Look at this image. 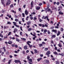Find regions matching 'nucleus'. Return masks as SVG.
<instances>
[{
  "mask_svg": "<svg viewBox=\"0 0 64 64\" xmlns=\"http://www.w3.org/2000/svg\"><path fill=\"white\" fill-rule=\"evenodd\" d=\"M10 6L11 8H12V7H13V5L12 4Z\"/></svg>",
  "mask_w": 64,
  "mask_h": 64,
  "instance_id": "79ce46f5",
  "label": "nucleus"
},
{
  "mask_svg": "<svg viewBox=\"0 0 64 64\" xmlns=\"http://www.w3.org/2000/svg\"><path fill=\"white\" fill-rule=\"evenodd\" d=\"M24 20V18H22V21H23V22H24V21H25Z\"/></svg>",
  "mask_w": 64,
  "mask_h": 64,
  "instance_id": "680f3d73",
  "label": "nucleus"
},
{
  "mask_svg": "<svg viewBox=\"0 0 64 64\" xmlns=\"http://www.w3.org/2000/svg\"><path fill=\"white\" fill-rule=\"evenodd\" d=\"M50 9L49 8H47L46 9H45V11L46 12V13H47V12H49L50 11Z\"/></svg>",
  "mask_w": 64,
  "mask_h": 64,
  "instance_id": "f257e3e1",
  "label": "nucleus"
},
{
  "mask_svg": "<svg viewBox=\"0 0 64 64\" xmlns=\"http://www.w3.org/2000/svg\"><path fill=\"white\" fill-rule=\"evenodd\" d=\"M33 20H37V18H36V17L35 16L34 17Z\"/></svg>",
  "mask_w": 64,
  "mask_h": 64,
  "instance_id": "4be33fe9",
  "label": "nucleus"
},
{
  "mask_svg": "<svg viewBox=\"0 0 64 64\" xmlns=\"http://www.w3.org/2000/svg\"><path fill=\"white\" fill-rule=\"evenodd\" d=\"M28 45L30 48H31V47H32V45H30H30Z\"/></svg>",
  "mask_w": 64,
  "mask_h": 64,
  "instance_id": "3c124183",
  "label": "nucleus"
},
{
  "mask_svg": "<svg viewBox=\"0 0 64 64\" xmlns=\"http://www.w3.org/2000/svg\"><path fill=\"white\" fill-rule=\"evenodd\" d=\"M58 45L60 47H62V45L60 44H60H58Z\"/></svg>",
  "mask_w": 64,
  "mask_h": 64,
  "instance_id": "b1692460",
  "label": "nucleus"
},
{
  "mask_svg": "<svg viewBox=\"0 0 64 64\" xmlns=\"http://www.w3.org/2000/svg\"><path fill=\"white\" fill-rule=\"evenodd\" d=\"M21 10V8H19L18 9V11H20Z\"/></svg>",
  "mask_w": 64,
  "mask_h": 64,
  "instance_id": "6e6d98bb",
  "label": "nucleus"
},
{
  "mask_svg": "<svg viewBox=\"0 0 64 64\" xmlns=\"http://www.w3.org/2000/svg\"><path fill=\"white\" fill-rule=\"evenodd\" d=\"M8 44H11L12 43V41H11L10 40L8 41Z\"/></svg>",
  "mask_w": 64,
  "mask_h": 64,
  "instance_id": "6e6552de",
  "label": "nucleus"
},
{
  "mask_svg": "<svg viewBox=\"0 0 64 64\" xmlns=\"http://www.w3.org/2000/svg\"><path fill=\"white\" fill-rule=\"evenodd\" d=\"M0 37H2V38L3 37V35H2V34H0Z\"/></svg>",
  "mask_w": 64,
  "mask_h": 64,
  "instance_id": "ea45409f",
  "label": "nucleus"
},
{
  "mask_svg": "<svg viewBox=\"0 0 64 64\" xmlns=\"http://www.w3.org/2000/svg\"><path fill=\"white\" fill-rule=\"evenodd\" d=\"M42 5V3H40L39 4V6H41Z\"/></svg>",
  "mask_w": 64,
  "mask_h": 64,
  "instance_id": "bf43d9fd",
  "label": "nucleus"
},
{
  "mask_svg": "<svg viewBox=\"0 0 64 64\" xmlns=\"http://www.w3.org/2000/svg\"><path fill=\"white\" fill-rule=\"evenodd\" d=\"M48 34H50L51 33L50 32V31L49 30H48Z\"/></svg>",
  "mask_w": 64,
  "mask_h": 64,
  "instance_id": "a19ab883",
  "label": "nucleus"
},
{
  "mask_svg": "<svg viewBox=\"0 0 64 64\" xmlns=\"http://www.w3.org/2000/svg\"><path fill=\"white\" fill-rule=\"evenodd\" d=\"M47 30L46 29H45L44 31V34H46V33L47 32Z\"/></svg>",
  "mask_w": 64,
  "mask_h": 64,
  "instance_id": "9b49d317",
  "label": "nucleus"
},
{
  "mask_svg": "<svg viewBox=\"0 0 64 64\" xmlns=\"http://www.w3.org/2000/svg\"><path fill=\"white\" fill-rule=\"evenodd\" d=\"M48 24H45L44 25L45 26V27H48Z\"/></svg>",
  "mask_w": 64,
  "mask_h": 64,
  "instance_id": "cd10ccee",
  "label": "nucleus"
},
{
  "mask_svg": "<svg viewBox=\"0 0 64 64\" xmlns=\"http://www.w3.org/2000/svg\"><path fill=\"white\" fill-rule=\"evenodd\" d=\"M31 5H33V2L32 1L31 2Z\"/></svg>",
  "mask_w": 64,
  "mask_h": 64,
  "instance_id": "69168bd1",
  "label": "nucleus"
},
{
  "mask_svg": "<svg viewBox=\"0 0 64 64\" xmlns=\"http://www.w3.org/2000/svg\"><path fill=\"white\" fill-rule=\"evenodd\" d=\"M37 38V36H35L34 37H33L32 39L33 40H35V38Z\"/></svg>",
  "mask_w": 64,
  "mask_h": 64,
  "instance_id": "473e14b6",
  "label": "nucleus"
},
{
  "mask_svg": "<svg viewBox=\"0 0 64 64\" xmlns=\"http://www.w3.org/2000/svg\"><path fill=\"white\" fill-rule=\"evenodd\" d=\"M34 53H35L36 54L37 53H38V52L37 51V50L36 49L34 50Z\"/></svg>",
  "mask_w": 64,
  "mask_h": 64,
  "instance_id": "9d476101",
  "label": "nucleus"
},
{
  "mask_svg": "<svg viewBox=\"0 0 64 64\" xmlns=\"http://www.w3.org/2000/svg\"><path fill=\"white\" fill-rule=\"evenodd\" d=\"M11 12H12L13 13H15V14H16V12L14 11L13 10H11Z\"/></svg>",
  "mask_w": 64,
  "mask_h": 64,
  "instance_id": "f3484780",
  "label": "nucleus"
},
{
  "mask_svg": "<svg viewBox=\"0 0 64 64\" xmlns=\"http://www.w3.org/2000/svg\"><path fill=\"white\" fill-rule=\"evenodd\" d=\"M22 39L23 40V41H26V39L24 38H22Z\"/></svg>",
  "mask_w": 64,
  "mask_h": 64,
  "instance_id": "e433bc0d",
  "label": "nucleus"
},
{
  "mask_svg": "<svg viewBox=\"0 0 64 64\" xmlns=\"http://www.w3.org/2000/svg\"><path fill=\"white\" fill-rule=\"evenodd\" d=\"M60 33L61 32H60L58 31V34H57V36H59V35L60 34Z\"/></svg>",
  "mask_w": 64,
  "mask_h": 64,
  "instance_id": "a211bd4d",
  "label": "nucleus"
},
{
  "mask_svg": "<svg viewBox=\"0 0 64 64\" xmlns=\"http://www.w3.org/2000/svg\"><path fill=\"white\" fill-rule=\"evenodd\" d=\"M16 40L17 41H18V42H19V40L18 38H16Z\"/></svg>",
  "mask_w": 64,
  "mask_h": 64,
  "instance_id": "09e8293b",
  "label": "nucleus"
},
{
  "mask_svg": "<svg viewBox=\"0 0 64 64\" xmlns=\"http://www.w3.org/2000/svg\"><path fill=\"white\" fill-rule=\"evenodd\" d=\"M40 8V7L39 6H37L36 7V10H39Z\"/></svg>",
  "mask_w": 64,
  "mask_h": 64,
  "instance_id": "ddd939ff",
  "label": "nucleus"
},
{
  "mask_svg": "<svg viewBox=\"0 0 64 64\" xmlns=\"http://www.w3.org/2000/svg\"><path fill=\"white\" fill-rule=\"evenodd\" d=\"M8 24H11V22H7Z\"/></svg>",
  "mask_w": 64,
  "mask_h": 64,
  "instance_id": "c756f323",
  "label": "nucleus"
},
{
  "mask_svg": "<svg viewBox=\"0 0 64 64\" xmlns=\"http://www.w3.org/2000/svg\"><path fill=\"white\" fill-rule=\"evenodd\" d=\"M20 35H22V32H20Z\"/></svg>",
  "mask_w": 64,
  "mask_h": 64,
  "instance_id": "4d7b16f0",
  "label": "nucleus"
},
{
  "mask_svg": "<svg viewBox=\"0 0 64 64\" xmlns=\"http://www.w3.org/2000/svg\"><path fill=\"white\" fill-rule=\"evenodd\" d=\"M6 58H4V60H2V61L3 62H5Z\"/></svg>",
  "mask_w": 64,
  "mask_h": 64,
  "instance_id": "a878e982",
  "label": "nucleus"
},
{
  "mask_svg": "<svg viewBox=\"0 0 64 64\" xmlns=\"http://www.w3.org/2000/svg\"><path fill=\"white\" fill-rule=\"evenodd\" d=\"M26 4H24V5L23 6V7L24 8H25L26 7Z\"/></svg>",
  "mask_w": 64,
  "mask_h": 64,
  "instance_id": "a18cd8bd",
  "label": "nucleus"
},
{
  "mask_svg": "<svg viewBox=\"0 0 64 64\" xmlns=\"http://www.w3.org/2000/svg\"><path fill=\"white\" fill-rule=\"evenodd\" d=\"M15 21H16V22H17V21H18V19H16L15 20Z\"/></svg>",
  "mask_w": 64,
  "mask_h": 64,
  "instance_id": "37998d69",
  "label": "nucleus"
},
{
  "mask_svg": "<svg viewBox=\"0 0 64 64\" xmlns=\"http://www.w3.org/2000/svg\"><path fill=\"white\" fill-rule=\"evenodd\" d=\"M31 43V42L30 41H28L27 42V43L28 44V45H30V44H29L30 43Z\"/></svg>",
  "mask_w": 64,
  "mask_h": 64,
  "instance_id": "2eb2a0df",
  "label": "nucleus"
},
{
  "mask_svg": "<svg viewBox=\"0 0 64 64\" xmlns=\"http://www.w3.org/2000/svg\"><path fill=\"white\" fill-rule=\"evenodd\" d=\"M30 22H27V24L28 25H30Z\"/></svg>",
  "mask_w": 64,
  "mask_h": 64,
  "instance_id": "7c9ffc66",
  "label": "nucleus"
},
{
  "mask_svg": "<svg viewBox=\"0 0 64 64\" xmlns=\"http://www.w3.org/2000/svg\"><path fill=\"white\" fill-rule=\"evenodd\" d=\"M2 2V4L4 5V7H5V4H4V3L3 2H4V0H1Z\"/></svg>",
  "mask_w": 64,
  "mask_h": 64,
  "instance_id": "f8f14e48",
  "label": "nucleus"
},
{
  "mask_svg": "<svg viewBox=\"0 0 64 64\" xmlns=\"http://www.w3.org/2000/svg\"><path fill=\"white\" fill-rule=\"evenodd\" d=\"M59 14H61V15H62L63 14V13L60 12H59Z\"/></svg>",
  "mask_w": 64,
  "mask_h": 64,
  "instance_id": "5701e85b",
  "label": "nucleus"
},
{
  "mask_svg": "<svg viewBox=\"0 0 64 64\" xmlns=\"http://www.w3.org/2000/svg\"><path fill=\"white\" fill-rule=\"evenodd\" d=\"M42 27H45V25L44 24H42Z\"/></svg>",
  "mask_w": 64,
  "mask_h": 64,
  "instance_id": "13d9d810",
  "label": "nucleus"
},
{
  "mask_svg": "<svg viewBox=\"0 0 64 64\" xmlns=\"http://www.w3.org/2000/svg\"><path fill=\"white\" fill-rule=\"evenodd\" d=\"M55 28H57V29H58L59 28V27H58V26H55Z\"/></svg>",
  "mask_w": 64,
  "mask_h": 64,
  "instance_id": "603ef678",
  "label": "nucleus"
},
{
  "mask_svg": "<svg viewBox=\"0 0 64 64\" xmlns=\"http://www.w3.org/2000/svg\"><path fill=\"white\" fill-rule=\"evenodd\" d=\"M14 31H15L16 32H17L18 30L16 28H14Z\"/></svg>",
  "mask_w": 64,
  "mask_h": 64,
  "instance_id": "c85d7f7f",
  "label": "nucleus"
},
{
  "mask_svg": "<svg viewBox=\"0 0 64 64\" xmlns=\"http://www.w3.org/2000/svg\"><path fill=\"white\" fill-rule=\"evenodd\" d=\"M25 34H26V36L27 37L28 36V34H27L26 33H25Z\"/></svg>",
  "mask_w": 64,
  "mask_h": 64,
  "instance_id": "0e129e2a",
  "label": "nucleus"
},
{
  "mask_svg": "<svg viewBox=\"0 0 64 64\" xmlns=\"http://www.w3.org/2000/svg\"><path fill=\"white\" fill-rule=\"evenodd\" d=\"M13 23L14 24V25L15 26H16V27H19V26L16 24H17V22H13Z\"/></svg>",
  "mask_w": 64,
  "mask_h": 64,
  "instance_id": "7ed1b4c3",
  "label": "nucleus"
},
{
  "mask_svg": "<svg viewBox=\"0 0 64 64\" xmlns=\"http://www.w3.org/2000/svg\"><path fill=\"white\" fill-rule=\"evenodd\" d=\"M56 37V35L53 34L52 36V38H55Z\"/></svg>",
  "mask_w": 64,
  "mask_h": 64,
  "instance_id": "4468645a",
  "label": "nucleus"
},
{
  "mask_svg": "<svg viewBox=\"0 0 64 64\" xmlns=\"http://www.w3.org/2000/svg\"><path fill=\"white\" fill-rule=\"evenodd\" d=\"M25 12L26 15H28L29 14V12L27 11V10H26Z\"/></svg>",
  "mask_w": 64,
  "mask_h": 64,
  "instance_id": "423d86ee",
  "label": "nucleus"
},
{
  "mask_svg": "<svg viewBox=\"0 0 64 64\" xmlns=\"http://www.w3.org/2000/svg\"><path fill=\"white\" fill-rule=\"evenodd\" d=\"M52 32H54L55 33H57V30H52Z\"/></svg>",
  "mask_w": 64,
  "mask_h": 64,
  "instance_id": "0eeeda50",
  "label": "nucleus"
},
{
  "mask_svg": "<svg viewBox=\"0 0 64 64\" xmlns=\"http://www.w3.org/2000/svg\"><path fill=\"white\" fill-rule=\"evenodd\" d=\"M14 62H15V63H18H18H20V60H16L14 61Z\"/></svg>",
  "mask_w": 64,
  "mask_h": 64,
  "instance_id": "20e7f679",
  "label": "nucleus"
},
{
  "mask_svg": "<svg viewBox=\"0 0 64 64\" xmlns=\"http://www.w3.org/2000/svg\"><path fill=\"white\" fill-rule=\"evenodd\" d=\"M45 50L46 51H47L48 50V48H44Z\"/></svg>",
  "mask_w": 64,
  "mask_h": 64,
  "instance_id": "c9c22d12",
  "label": "nucleus"
},
{
  "mask_svg": "<svg viewBox=\"0 0 64 64\" xmlns=\"http://www.w3.org/2000/svg\"><path fill=\"white\" fill-rule=\"evenodd\" d=\"M28 60L29 61H30V62H32V59H29Z\"/></svg>",
  "mask_w": 64,
  "mask_h": 64,
  "instance_id": "412c9836",
  "label": "nucleus"
},
{
  "mask_svg": "<svg viewBox=\"0 0 64 64\" xmlns=\"http://www.w3.org/2000/svg\"><path fill=\"white\" fill-rule=\"evenodd\" d=\"M50 53H51V52L50 51H48L46 54L47 55H49V54H50Z\"/></svg>",
  "mask_w": 64,
  "mask_h": 64,
  "instance_id": "1a4fd4ad",
  "label": "nucleus"
},
{
  "mask_svg": "<svg viewBox=\"0 0 64 64\" xmlns=\"http://www.w3.org/2000/svg\"><path fill=\"white\" fill-rule=\"evenodd\" d=\"M31 30H32V28H29L28 29V31H31Z\"/></svg>",
  "mask_w": 64,
  "mask_h": 64,
  "instance_id": "aec40b11",
  "label": "nucleus"
},
{
  "mask_svg": "<svg viewBox=\"0 0 64 64\" xmlns=\"http://www.w3.org/2000/svg\"><path fill=\"white\" fill-rule=\"evenodd\" d=\"M42 43L43 44H46V43L44 42H42Z\"/></svg>",
  "mask_w": 64,
  "mask_h": 64,
  "instance_id": "052dcab7",
  "label": "nucleus"
},
{
  "mask_svg": "<svg viewBox=\"0 0 64 64\" xmlns=\"http://www.w3.org/2000/svg\"><path fill=\"white\" fill-rule=\"evenodd\" d=\"M46 62L47 63H49V60H46Z\"/></svg>",
  "mask_w": 64,
  "mask_h": 64,
  "instance_id": "8fccbe9b",
  "label": "nucleus"
},
{
  "mask_svg": "<svg viewBox=\"0 0 64 64\" xmlns=\"http://www.w3.org/2000/svg\"><path fill=\"white\" fill-rule=\"evenodd\" d=\"M10 3H11V1H10V0H8L6 3V6H7V5H10Z\"/></svg>",
  "mask_w": 64,
  "mask_h": 64,
  "instance_id": "f03ea898",
  "label": "nucleus"
},
{
  "mask_svg": "<svg viewBox=\"0 0 64 64\" xmlns=\"http://www.w3.org/2000/svg\"><path fill=\"white\" fill-rule=\"evenodd\" d=\"M42 59V58H40L38 59H37V60H38V62L40 61V60H41V59Z\"/></svg>",
  "mask_w": 64,
  "mask_h": 64,
  "instance_id": "dca6fc26",
  "label": "nucleus"
},
{
  "mask_svg": "<svg viewBox=\"0 0 64 64\" xmlns=\"http://www.w3.org/2000/svg\"><path fill=\"white\" fill-rule=\"evenodd\" d=\"M11 34V32H9V33L8 35V36H9V35H10Z\"/></svg>",
  "mask_w": 64,
  "mask_h": 64,
  "instance_id": "393cba45",
  "label": "nucleus"
},
{
  "mask_svg": "<svg viewBox=\"0 0 64 64\" xmlns=\"http://www.w3.org/2000/svg\"><path fill=\"white\" fill-rule=\"evenodd\" d=\"M12 47H14V46H15V44H12Z\"/></svg>",
  "mask_w": 64,
  "mask_h": 64,
  "instance_id": "864d4df0",
  "label": "nucleus"
},
{
  "mask_svg": "<svg viewBox=\"0 0 64 64\" xmlns=\"http://www.w3.org/2000/svg\"><path fill=\"white\" fill-rule=\"evenodd\" d=\"M30 20H32L33 19V18L32 16H31L30 17Z\"/></svg>",
  "mask_w": 64,
  "mask_h": 64,
  "instance_id": "f704fd0d",
  "label": "nucleus"
},
{
  "mask_svg": "<svg viewBox=\"0 0 64 64\" xmlns=\"http://www.w3.org/2000/svg\"><path fill=\"white\" fill-rule=\"evenodd\" d=\"M22 15L23 17H25V14L24 13H22Z\"/></svg>",
  "mask_w": 64,
  "mask_h": 64,
  "instance_id": "72a5a7b5",
  "label": "nucleus"
},
{
  "mask_svg": "<svg viewBox=\"0 0 64 64\" xmlns=\"http://www.w3.org/2000/svg\"><path fill=\"white\" fill-rule=\"evenodd\" d=\"M59 55L62 56H63L64 55V54L63 53H62V54H59Z\"/></svg>",
  "mask_w": 64,
  "mask_h": 64,
  "instance_id": "6ab92c4d",
  "label": "nucleus"
},
{
  "mask_svg": "<svg viewBox=\"0 0 64 64\" xmlns=\"http://www.w3.org/2000/svg\"><path fill=\"white\" fill-rule=\"evenodd\" d=\"M20 28L21 30L22 31H23V30H22V26L20 27Z\"/></svg>",
  "mask_w": 64,
  "mask_h": 64,
  "instance_id": "49530a36",
  "label": "nucleus"
},
{
  "mask_svg": "<svg viewBox=\"0 0 64 64\" xmlns=\"http://www.w3.org/2000/svg\"><path fill=\"white\" fill-rule=\"evenodd\" d=\"M2 13H4V12H5V10H2Z\"/></svg>",
  "mask_w": 64,
  "mask_h": 64,
  "instance_id": "4c0bfd02",
  "label": "nucleus"
},
{
  "mask_svg": "<svg viewBox=\"0 0 64 64\" xmlns=\"http://www.w3.org/2000/svg\"><path fill=\"white\" fill-rule=\"evenodd\" d=\"M56 64H59V62H56Z\"/></svg>",
  "mask_w": 64,
  "mask_h": 64,
  "instance_id": "774afa93",
  "label": "nucleus"
},
{
  "mask_svg": "<svg viewBox=\"0 0 64 64\" xmlns=\"http://www.w3.org/2000/svg\"><path fill=\"white\" fill-rule=\"evenodd\" d=\"M56 4L57 5H59V4H60V2H57Z\"/></svg>",
  "mask_w": 64,
  "mask_h": 64,
  "instance_id": "2f4dec72",
  "label": "nucleus"
},
{
  "mask_svg": "<svg viewBox=\"0 0 64 64\" xmlns=\"http://www.w3.org/2000/svg\"><path fill=\"white\" fill-rule=\"evenodd\" d=\"M39 46L40 47H41L42 46V44H40L39 45Z\"/></svg>",
  "mask_w": 64,
  "mask_h": 64,
  "instance_id": "c03bdc74",
  "label": "nucleus"
},
{
  "mask_svg": "<svg viewBox=\"0 0 64 64\" xmlns=\"http://www.w3.org/2000/svg\"><path fill=\"white\" fill-rule=\"evenodd\" d=\"M30 58V57L29 56H27V58L28 59V60H29V58Z\"/></svg>",
  "mask_w": 64,
  "mask_h": 64,
  "instance_id": "58836bf2",
  "label": "nucleus"
},
{
  "mask_svg": "<svg viewBox=\"0 0 64 64\" xmlns=\"http://www.w3.org/2000/svg\"><path fill=\"white\" fill-rule=\"evenodd\" d=\"M39 25L40 27H41V26H42V24H39Z\"/></svg>",
  "mask_w": 64,
  "mask_h": 64,
  "instance_id": "338daca9",
  "label": "nucleus"
},
{
  "mask_svg": "<svg viewBox=\"0 0 64 64\" xmlns=\"http://www.w3.org/2000/svg\"><path fill=\"white\" fill-rule=\"evenodd\" d=\"M53 21H51V22H50V23H51V24H53Z\"/></svg>",
  "mask_w": 64,
  "mask_h": 64,
  "instance_id": "e2e57ef3",
  "label": "nucleus"
},
{
  "mask_svg": "<svg viewBox=\"0 0 64 64\" xmlns=\"http://www.w3.org/2000/svg\"><path fill=\"white\" fill-rule=\"evenodd\" d=\"M24 49H27V46H25L24 47Z\"/></svg>",
  "mask_w": 64,
  "mask_h": 64,
  "instance_id": "bb28decb",
  "label": "nucleus"
},
{
  "mask_svg": "<svg viewBox=\"0 0 64 64\" xmlns=\"http://www.w3.org/2000/svg\"><path fill=\"white\" fill-rule=\"evenodd\" d=\"M54 54H57V52H54Z\"/></svg>",
  "mask_w": 64,
  "mask_h": 64,
  "instance_id": "de8ad7c7",
  "label": "nucleus"
},
{
  "mask_svg": "<svg viewBox=\"0 0 64 64\" xmlns=\"http://www.w3.org/2000/svg\"><path fill=\"white\" fill-rule=\"evenodd\" d=\"M60 30L61 31H63V28H61L60 29Z\"/></svg>",
  "mask_w": 64,
  "mask_h": 64,
  "instance_id": "5fc2aeb1",
  "label": "nucleus"
},
{
  "mask_svg": "<svg viewBox=\"0 0 64 64\" xmlns=\"http://www.w3.org/2000/svg\"><path fill=\"white\" fill-rule=\"evenodd\" d=\"M44 19H47V20H48V22H49V19L48 18V16H46L44 18Z\"/></svg>",
  "mask_w": 64,
  "mask_h": 64,
  "instance_id": "39448f33",
  "label": "nucleus"
}]
</instances>
